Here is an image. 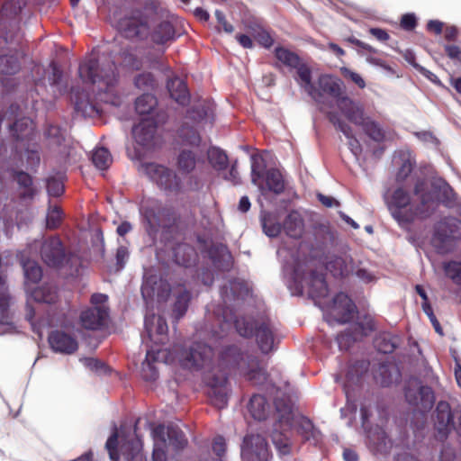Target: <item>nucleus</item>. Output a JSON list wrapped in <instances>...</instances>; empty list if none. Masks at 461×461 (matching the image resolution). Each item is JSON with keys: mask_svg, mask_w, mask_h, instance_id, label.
Masks as SVG:
<instances>
[{"mask_svg": "<svg viewBox=\"0 0 461 461\" xmlns=\"http://www.w3.org/2000/svg\"><path fill=\"white\" fill-rule=\"evenodd\" d=\"M425 190L426 183L416 184L415 195L419 203L403 187H397L391 194H385L388 209L400 225L410 223L417 218H426L434 211L437 197L433 193Z\"/></svg>", "mask_w": 461, "mask_h": 461, "instance_id": "nucleus-1", "label": "nucleus"}, {"mask_svg": "<svg viewBox=\"0 0 461 461\" xmlns=\"http://www.w3.org/2000/svg\"><path fill=\"white\" fill-rule=\"evenodd\" d=\"M276 421L271 431L273 444L281 455L289 454L291 451V438L289 432L295 428L297 432L307 441L317 444L321 441V435L308 419L295 415L292 407L281 402H276Z\"/></svg>", "mask_w": 461, "mask_h": 461, "instance_id": "nucleus-2", "label": "nucleus"}, {"mask_svg": "<svg viewBox=\"0 0 461 461\" xmlns=\"http://www.w3.org/2000/svg\"><path fill=\"white\" fill-rule=\"evenodd\" d=\"M79 77L92 92H108L117 82L113 62H99L90 59L80 64Z\"/></svg>", "mask_w": 461, "mask_h": 461, "instance_id": "nucleus-3", "label": "nucleus"}, {"mask_svg": "<svg viewBox=\"0 0 461 461\" xmlns=\"http://www.w3.org/2000/svg\"><path fill=\"white\" fill-rule=\"evenodd\" d=\"M338 105L344 117L350 122L361 126L364 131L374 140L382 141L385 139L384 129L364 113L362 105L349 97L339 99Z\"/></svg>", "mask_w": 461, "mask_h": 461, "instance_id": "nucleus-4", "label": "nucleus"}, {"mask_svg": "<svg viewBox=\"0 0 461 461\" xmlns=\"http://www.w3.org/2000/svg\"><path fill=\"white\" fill-rule=\"evenodd\" d=\"M152 433L154 438V449L152 455L153 461H167L166 435L167 436L168 444L172 445L176 448H182L187 443L184 433L175 426L166 427L164 425H159L153 429Z\"/></svg>", "mask_w": 461, "mask_h": 461, "instance_id": "nucleus-5", "label": "nucleus"}, {"mask_svg": "<svg viewBox=\"0 0 461 461\" xmlns=\"http://www.w3.org/2000/svg\"><path fill=\"white\" fill-rule=\"evenodd\" d=\"M460 236V221L456 218H445L436 225L431 243L438 253L445 254L453 249L455 240Z\"/></svg>", "mask_w": 461, "mask_h": 461, "instance_id": "nucleus-6", "label": "nucleus"}, {"mask_svg": "<svg viewBox=\"0 0 461 461\" xmlns=\"http://www.w3.org/2000/svg\"><path fill=\"white\" fill-rule=\"evenodd\" d=\"M291 274L295 284V293L303 294L304 290L312 298H324L328 294V287L322 275L312 273L307 278L303 277L299 268Z\"/></svg>", "mask_w": 461, "mask_h": 461, "instance_id": "nucleus-7", "label": "nucleus"}, {"mask_svg": "<svg viewBox=\"0 0 461 461\" xmlns=\"http://www.w3.org/2000/svg\"><path fill=\"white\" fill-rule=\"evenodd\" d=\"M236 329L240 335L249 337L254 334L255 323L246 319H239L235 322ZM255 336L260 350L268 353L274 348L273 332L267 324H261L256 327Z\"/></svg>", "mask_w": 461, "mask_h": 461, "instance_id": "nucleus-8", "label": "nucleus"}, {"mask_svg": "<svg viewBox=\"0 0 461 461\" xmlns=\"http://www.w3.org/2000/svg\"><path fill=\"white\" fill-rule=\"evenodd\" d=\"M41 246V255L42 260L50 267H60L66 261L64 249L59 238L53 237L43 243L34 241L28 247L29 255L36 252Z\"/></svg>", "mask_w": 461, "mask_h": 461, "instance_id": "nucleus-9", "label": "nucleus"}, {"mask_svg": "<svg viewBox=\"0 0 461 461\" xmlns=\"http://www.w3.org/2000/svg\"><path fill=\"white\" fill-rule=\"evenodd\" d=\"M24 5L25 0H10L4 5L0 13V37L5 42L13 41L17 33V23L12 21V18L16 16Z\"/></svg>", "mask_w": 461, "mask_h": 461, "instance_id": "nucleus-10", "label": "nucleus"}, {"mask_svg": "<svg viewBox=\"0 0 461 461\" xmlns=\"http://www.w3.org/2000/svg\"><path fill=\"white\" fill-rule=\"evenodd\" d=\"M251 160V180L254 185L259 187L261 193L264 194L267 189L274 192L275 194L282 193L285 188V183L281 173L276 169L267 171L266 176L267 188H265L260 183L262 170V166L260 164L261 158L258 156H252Z\"/></svg>", "mask_w": 461, "mask_h": 461, "instance_id": "nucleus-11", "label": "nucleus"}, {"mask_svg": "<svg viewBox=\"0 0 461 461\" xmlns=\"http://www.w3.org/2000/svg\"><path fill=\"white\" fill-rule=\"evenodd\" d=\"M269 449L266 439L259 434H248L241 446L243 461H267Z\"/></svg>", "mask_w": 461, "mask_h": 461, "instance_id": "nucleus-12", "label": "nucleus"}, {"mask_svg": "<svg viewBox=\"0 0 461 461\" xmlns=\"http://www.w3.org/2000/svg\"><path fill=\"white\" fill-rule=\"evenodd\" d=\"M142 171L157 185L167 191H176L180 186V181L175 172L164 166L155 163L144 164Z\"/></svg>", "mask_w": 461, "mask_h": 461, "instance_id": "nucleus-13", "label": "nucleus"}, {"mask_svg": "<svg viewBox=\"0 0 461 461\" xmlns=\"http://www.w3.org/2000/svg\"><path fill=\"white\" fill-rule=\"evenodd\" d=\"M405 397L410 404L420 411L430 410L435 401L431 388L421 385L418 380L409 382Z\"/></svg>", "mask_w": 461, "mask_h": 461, "instance_id": "nucleus-14", "label": "nucleus"}, {"mask_svg": "<svg viewBox=\"0 0 461 461\" xmlns=\"http://www.w3.org/2000/svg\"><path fill=\"white\" fill-rule=\"evenodd\" d=\"M167 324L161 316L147 314L145 318L146 335L143 337V341L149 348L153 345L165 344L167 340Z\"/></svg>", "mask_w": 461, "mask_h": 461, "instance_id": "nucleus-15", "label": "nucleus"}, {"mask_svg": "<svg viewBox=\"0 0 461 461\" xmlns=\"http://www.w3.org/2000/svg\"><path fill=\"white\" fill-rule=\"evenodd\" d=\"M212 349L205 344L196 343L189 351L181 352L177 358L186 367H205L209 366L212 358Z\"/></svg>", "mask_w": 461, "mask_h": 461, "instance_id": "nucleus-16", "label": "nucleus"}, {"mask_svg": "<svg viewBox=\"0 0 461 461\" xmlns=\"http://www.w3.org/2000/svg\"><path fill=\"white\" fill-rule=\"evenodd\" d=\"M170 287L166 280L157 275L145 274L141 286V294L145 301H166L169 295Z\"/></svg>", "mask_w": 461, "mask_h": 461, "instance_id": "nucleus-17", "label": "nucleus"}, {"mask_svg": "<svg viewBox=\"0 0 461 461\" xmlns=\"http://www.w3.org/2000/svg\"><path fill=\"white\" fill-rule=\"evenodd\" d=\"M327 312L332 321L348 322L354 318L356 306L347 294L339 293L334 297L331 305L327 307Z\"/></svg>", "mask_w": 461, "mask_h": 461, "instance_id": "nucleus-18", "label": "nucleus"}, {"mask_svg": "<svg viewBox=\"0 0 461 461\" xmlns=\"http://www.w3.org/2000/svg\"><path fill=\"white\" fill-rule=\"evenodd\" d=\"M374 329V325L370 320L365 323H354L344 332L337 337L339 348L341 350H347L355 342L367 336Z\"/></svg>", "mask_w": 461, "mask_h": 461, "instance_id": "nucleus-19", "label": "nucleus"}, {"mask_svg": "<svg viewBox=\"0 0 461 461\" xmlns=\"http://www.w3.org/2000/svg\"><path fill=\"white\" fill-rule=\"evenodd\" d=\"M149 23L148 18L137 11L132 16L122 19L119 28L127 38L142 37L148 32Z\"/></svg>", "mask_w": 461, "mask_h": 461, "instance_id": "nucleus-20", "label": "nucleus"}, {"mask_svg": "<svg viewBox=\"0 0 461 461\" xmlns=\"http://www.w3.org/2000/svg\"><path fill=\"white\" fill-rule=\"evenodd\" d=\"M107 316L106 305L93 306L82 311L79 320L83 328L96 330L104 325Z\"/></svg>", "mask_w": 461, "mask_h": 461, "instance_id": "nucleus-21", "label": "nucleus"}, {"mask_svg": "<svg viewBox=\"0 0 461 461\" xmlns=\"http://www.w3.org/2000/svg\"><path fill=\"white\" fill-rule=\"evenodd\" d=\"M49 343L55 352L62 354H72L78 348L77 339L62 330L52 331L49 336Z\"/></svg>", "mask_w": 461, "mask_h": 461, "instance_id": "nucleus-22", "label": "nucleus"}, {"mask_svg": "<svg viewBox=\"0 0 461 461\" xmlns=\"http://www.w3.org/2000/svg\"><path fill=\"white\" fill-rule=\"evenodd\" d=\"M156 131V122L152 117L143 118L132 128V136L135 141L142 147L149 146Z\"/></svg>", "mask_w": 461, "mask_h": 461, "instance_id": "nucleus-23", "label": "nucleus"}, {"mask_svg": "<svg viewBox=\"0 0 461 461\" xmlns=\"http://www.w3.org/2000/svg\"><path fill=\"white\" fill-rule=\"evenodd\" d=\"M317 91L320 93L317 95V98L322 95L323 94L330 95V96L336 99V105L338 109H339L338 105V102L339 98L347 97L343 95L341 93V82L330 75H322L318 79V87ZM340 111V110H339ZM339 115H343L341 112L339 113Z\"/></svg>", "mask_w": 461, "mask_h": 461, "instance_id": "nucleus-24", "label": "nucleus"}, {"mask_svg": "<svg viewBox=\"0 0 461 461\" xmlns=\"http://www.w3.org/2000/svg\"><path fill=\"white\" fill-rule=\"evenodd\" d=\"M435 427L441 438H445L452 428V413L447 402H439L436 408Z\"/></svg>", "mask_w": 461, "mask_h": 461, "instance_id": "nucleus-25", "label": "nucleus"}, {"mask_svg": "<svg viewBox=\"0 0 461 461\" xmlns=\"http://www.w3.org/2000/svg\"><path fill=\"white\" fill-rule=\"evenodd\" d=\"M228 392L227 380L224 376L215 378L210 383L208 394L212 404L217 408L222 409L227 405Z\"/></svg>", "mask_w": 461, "mask_h": 461, "instance_id": "nucleus-26", "label": "nucleus"}, {"mask_svg": "<svg viewBox=\"0 0 461 461\" xmlns=\"http://www.w3.org/2000/svg\"><path fill=\"white\" fill-rule=\"evenodd\" d=\"M26 254H29L28 249L23 251L20 257L24 272L25 288L26 291H30L31 285L37 284L41 279L42 270L34 260L26 258Z\"/></svg>", "mask_w": 461, "mask_h": 461, "instance_id": "nucleus-27", "label": "nucleus"}, {"mask_svg": "<svg viewBox=\"0 0 461 461\" xmlns=\"http://www.w3.org/2000/svg\"><path fill=\"white\" fill-rule=\"evenodd\" d=\"M330 121L333 123V125L339 130L346 138L348 139V145L355 156H357L360 151V144L353 136V131L351 127L346 123L344 121H342L341 116L339 115V112L336 110H331L328 113Z\"/></svg>", "mask_w": 461, "mask_h": 461, "instance_id": "nucleus-28", "label": "nucleus"}, {"mask_svg": "<svg viewBox=\"0 0 461 461\" xmlns=\"http://www.w3.org/2000/svg\"><path fill=\"white\" fill-rule=\"evenodd\" d=\"M304 221L298 211L290 212L285 217L283 229L285 234L293 239H300L304 233Z\"/></svg>", "mask_w": 461, "mask_h": 461, "instance_id": "nucleus-29", "label": "nucleus"}, {"mask_svg": "<svg viewBox=\"0 0 461 461\" xmlns=\"http://www.w3.org/2000/svg\"><path fill=\"white\" fill-rule=\"evenodd\" d=\"M164 356V351L149 346V348L147 349L146 359L142 363L141 366V376L144 380L155 381L158 378V374L157 367L150 362V360H158L163 358Z\"/></svg>", "mask_w": 461, "mask_h": 461, "instance_id": "nucleus-30", "label": "nucleus"}, {"mask_svg": "<svg viewBox=\"0 0 461 461\" xmlns=\"http://www.w3.org/2000/svg\"><path fill=\"white\" fill-rule=\"evenodd\" d=\"M167 89L172 99H174L179 104H185L189 100V95L187 92L185 82L178 78L174 77L168 80Z\"/></svg>", "mask_w": 461, "mask_h": 461, "instance_id": "nucleus-31", "label": "nucleus"}, {"mask_svg": "<svg viewBox=\"0 0 461 461\" xmlns=\"http://www.w3.org/2000/svg\"><path fill=\"white\" fill-rule=\"evenodd\" d=\"M150 36L155 43L164 44L174 39L175 32L168 21H163L155 26Z\"/></svg>", "mask_w": 461, "mask_h": 461, "instance_id": "nucleus-32", "label": "nucleus"}, {"mask_svg": "<svg viewBox=\"0 0 461 461\" xmlns=\"http://www.w3.org/2000/svg\"><path fill=\"white\" fill-rule=\"evenodd\" d=\"M297 69V81L300 86L314 99L317 98V95L320 94L317 91V88L311 80V70L308 67H306L302 62L300 65L295 68Z\"/></svg>", "mask_w": 461, "mask_h": 461, "instance_id": "nucleus-33", "label": "nucleus"}, {"mask_svg": "<svg viewBox=\"0 0 461 461\" xmlns=\"http://www.w3.org/2000/svg\"><path fill=\"white\" fill-rule=\"evenodd\" d=\"M249 410L255 420H265L269 411V405L262 395H254L249 402Z\"/></svg>", "mask_w": 461, "mask_h": 461, "instance_id": "nucleus-34", "label": "nucleus"}, {"mask_svg": "<svg viewBox=\"0 0 461 461\" xmlns=\"http://www.w3.org/2000/svg\"><path fill=\"white\" fill-rule=\"evenodd\" d=\"M10 296L5 285V279L0 276V324L9 323L8 306Z\"/></svg>", "mask_w": 461, "mask_h": 461, "instance_id": "nucleus-35", "label": "nucleus"}, {"mask_svg": "<svg viewBox=\"0 0 461 461\" xmlns=\"http://www.w3.org/2000/svg\"><path fill=\"white\" fill-rule=\"evenodd\" d=\"M27 292L31 294L33 300L40 303H52L57 298L56 289L50 285H42L36 289L31 288Z\"/></svg>", "mask_w": 461, "mask_h": 461, "instance_id": "nucleus-36", "label": "nucleus"}, {"mask_svg": "<svg viewBox=\"0 0 461 461\" xmlns=\"http://www.w3.org/2000/svg\"><path fill=\"white\" fill-rule=\"evenodd\" d=\"M261 223L265 234L270 238L277 237L282 230L281 224L272 213H264L261 217Z\"/></svg>", "mask_w": 461, "mask_h": 461, "instance_id": "nucleus-37", "label": "nucleus"}, {"mask_svg": "<svg viewBox=\"0 0 461 461\" xmlns=\"http://www.w3.org/2000/svg\"><path fill=\"white\" fill-rule=\"evenodd\" d=\"M211 166L217 171L224 170L228 166V157L220 149L212 147L207 152Z\"/></svg>", "mask_w": 461, "mask_h": 461, "instance_id": "nucleus-38", "label": "nucleus"}, {"mask_svg": "<svg viewBox=\"0 0 461 461\" xmlns=\"http://www.w3.org/2000/svg\"><path fill=\"white\" fill-rule=\"evenodd\" d=\"M156 105V98L149 93L143 94L138 97L135 102L136 112L140 115H149Z\"/></svg>", "mask_w": 461, "mask_h": 461, "instance_id": "nucleus-39", "label": "nucleus"}, {"mask_svg": "<svg viewBox=\"0 0 461 461\" xmlns=\"http://www.w3.org/2000/svg\"><path fill=\"white\" fill-rule=\"evenodd\" d=\"M92 162L96 168L104 170L111 166L113 158L107 149L98 148L92 154Z\"/></svg>", "mask_w": 461, "mask_h": 461, "instance_id": "nucleus-40", "label": "nucleus"}, {"mask_svg": "<svg viewBox=\"0 0 461 461\" xmlns=\"http://www.w3.org/2000/svg\"><path fill=\"white\" fill-rule=\"evenodd\" d=\"M196 165V158L193 151L183 149L177 158V167L184 173H190Z\"/></svg>", "mask_w": 461, "mask_h": 461, "instance_id": "nucleus-41", "label": "nucleus"}, {"mask_svg": "<svg viewBox=\"0 0 461 461\" xmlns=\"http://www.w3.org/2000/svg\"><path fill=\"white\" fill-rule=\"evenodd\" d=\"M20 69V61L17 54L4 55L0 57V73L12 75Z\"/></svg>", "mask_w": 461, "mask_h": 461, "instance_id": "nucleus-42", "label": "nucleus"}, {"mask_svg": "<svg viewBox=\"0 0 461 461\" xmlns=\"http://www.w3.org/2000/svg\"><path fill=\"white\" fill-rule=\"evenodd\" d=\"M140 451V443L137 439L121 441L120 452L126 461L138 458Z\"/></svg>", "mask_w": 461, "mask_h": 461, "instance_id": "nucleus-43", "label": "nucleus"}, {"mask_svg": "<svg viewBox=\"0 0 461 461\" xmlns=\"http://www.w3.org/2000/svg\"><path fill=\"white\" fill-rule=\"evenodd\" d=\"M399 344V339L390 334H383L375 339V347L384 354L393 352Z\"/></svg>", "mask_w": 461, "mask_h": 461, "instance_id": "nucleus-44", "label": "nucleus"}, {"mask_svg": "<svg viewBox=\"0 0 461 461\" xmlns=\"http://www.w3.org/2000/svg\"><path fill=\"white\" fill-rule=\"evenodd\" d=\"M276 57L279 61L290 68H295L301 63L300 58L295 53L284 48L276 49Z\"/></svg>", "mask_w": 461, "mask_h": 461, "instance_id": "nucleus-45", "label": "nucleus"}, {"mask_svg": "<svg viewBox=\"0 0 461 461\" xmlns=\"http://www.w3.org/2000/svg\"><path fill=\"white\" fill-rule=\"evenodd\" d=\"M245 375L251 381L257 384L262 383L266 380V373L263 368L258 366L257 359H250L248 370L242 371Z\"/></svg>", "mask_w": 461, "mask_h": 461, "instance_id": "nucleus-46", "label": "nucleus"}, {"mask_svg": "<svg viewBox=\"0 0 461 461\" xmlns=\"http://www.w3.org/2000/svg\"><path fill=\"white\" fill-rule=\"evenodd\" d=\"M189 300V293L186 290L180 288L179 294L176 298L173 309V313L176 319L181 318L185 313Z\"/></svg>", "mask_w": 461, "mask_h": 461, "instance_id": "nucleus-47", "label": "nucleus"}, {"mask_svg": "<svg viewBox=\"0 0 461 461\" xmlns=\"http://www.w3.org/2000/svg\"><path fill=\"white\" fill-rule=\"evenodd\" d=\"M446 276L455 284L461 285V262L450 261L443 266Z\"/></svg>", "mask_w": 461, "mask_h": 461, "instance_id": "nucleus-48", "label": "nucleus"}, {"mask_svg": "<svg viewBox=\"0 0 461 461\" xmlns=\"http://www.w3.org/2000/svg\"><path fill=\"white\" fill-rule=\"evenodd\" d=\"M250 34L264 47H270L273 44V39L270 34L261 26L255 25L249 28Z\"/></svg>", "mask_w": 461, "mask_h": 461, "instance_id": "nucleus-49", "label": "nucleus"}, {"mask_svg": "<svg viewBox=\"0 0 461 461\" xmlns=\"http://www.w3.org/2000/svg\"><path fill=\"white\" fill-rule=\"evenodd\" d=\"M62 211L59 206H50L46 216V226L49 229H56L61 222Z\"/></svg>", "mask_w": 461, "mask_h": 461, "instance_id": "nucleus-50", "label": "nucleus"}, {"mask_svg": "<svg viewBox=\"0 0 461 461\" xmlns=\"http://www.w3.org/2000/svg\"><path fill=\"white\" fill-rule=\"evenodd\" d=\"M16 181L20 186L23 187V191L21 192V195L24 198H30L33 195V188L32 187L31 176L24 173L20 172L16 175Z\"/></svg>", "mask_w": 461, "mask_h": 461, "instance_id": "nucleus-51", "label": "nucleus"}, {"mask_svg": "<svg viewBox=\"0 0 461 461\" xmlns=\"http://www.w3.org/2000/svg\"><path fill=\"white\" fill-rule=\"evenodd\" d=\"M326 269L334 276H342L347 269L346 263L342 258L336 257L326 264Z\"/></svg>", "mask_w": 461, "mask_h": 461, "instance_id": "nucleus-52", "label": "nucleus"}, {"mask_svg": "<svg viewBox=\"0 0 461 461\" xmlns=\"http://www.w3.org/2000/svg\"><path fill=\"white\" fill-rule=\"evenodd\" d=\"M135 86L143 91H149L153 88L154 80L149 73H141L134 78Z\"/></svg>", "mask_w": 461, "mask_h": 461, "instance_id": "nucleus-53", "label": "nucleus"}, {"mask_svg": "<svg viewBox=\"0 0 461 461\" xmlns=\"http://www.w3.org/2000/svg\"><path fill=\"white\" fill-rule=\"evenodd\" d=\"M47 191L51 196H60L64 192V185L60 178L50 177L47 180Z\"/></svg>", "mask_w": 461, "mask_h": 461, "instance_id": "nucleus-54", "label": "nucleus"}, {"mask_svg": "<svg viewBox=\"0 0 461 461\" xmlns=\"http://www.w3.org/2000/svg\"><path fill=\"white\" fill-rule=\"evenodd\" d=\"M180 134L184 140L190 145L195 146L200 142V136L194 129L183 127L181 129Z\"/></svg>", "mask_w": 461, "mask_h": 461, "instance_id": "nucleus-55", "label": "nucleus"}, {"mask_svg": "<svg viewBox=\"0 0 461 461\" xmlns=\"http://www.w3.org/2000/svg\"><path fill=\"white\" fill-rule=\"evenodd\" d=\"M368 437L370 444L373 445L375 450L381 451L386 446V437L384 431L372 433Z\"/></svg>", "mask_w": 461, "mask_h": 461, "instance_id": "nucleus-56", "label": "nucleus"}, {"mask_svg": "<svg viewBox=\"0 0 461 461\" xmlns=\"http://www.w3.org/2000/svg\"><path fill=\"white\" fill-rule=\"evenodd\" d=\"M118 442V435L114 432L107 440L106 447L109 451L110 458L113 461H118L119 456L116 452V446Z\"/></svg>", "mask_w": 461, "mask_h": 461, "instance_id": "nucleus-57", "label": "nucleus"}, {"mask_svg": "<svg viewBox=\"0 0 461 461\" xmlns=\"http://www.w3.org/2000/svg\"><path fill=\"white\" fill-rule=\"evenodd\" d=\"M412 171V163L410 159H404L399 168L396 179L398 181H403Z\"/></svg>", "mask_w": 461, "mask_h": 461, "instance_id": "nucleus-58", "label": "nucleus"}, {"mask_svg": "<svg viewBox=\"0 0 461 461\" xmlns=\"http://www.w3.org/2000/svg\"><path fill=\"white\" fill-rule=\"evenodd\" d=\"M342 73L346 78L350 79L352 82H354L356 85H357L360 88H364L366 86V83L359 74L353 72L348 68H344L342 70Z\"/></svg>", "mask_w": 461, "mask_h": 461, "instance_id": "nucleus-59", "label": "nucleus"}, {"mask_svg": "<svg viewBox=\"0 0 461 461\" xmlns=\"http://www.w3.org/2000/svg\"><path fill=\"white\" fill-rule=\"evenodd\" d=\"M215 17L217 19L218 23L221 26L222 30L225 32L231 33L234 31L233 26L227 23L225 15L223 14L222 12L216 10Z\"/></svg>", "mask_w": 461, "mask_h": 461, "instance_id": "nucleus-60", "label": "nucleus"}, {"mask_svg": "<svg viewBox=\"0 0 461 461\" xmlns=\"http://www.w3.org/2000/svg\"><path fill=\"white\" fill-rule=\"evenodd\" d=\"M129 257V251L126 247L121 246L117 249L116 260L120 269L124 267V264Z\"/></svg>", "mask_w": 461, "mask_h": 461, "instance_id": "nucleus-61", "label": "nucleus"}, {"mask_svg": "<svg viewBox=\"0 0 461 461\" xmlns=\"http://www.w3.org/2000/svg\"><path fill=\"white\" fill-rule=\"evenodd\" d=\"M144 217L150 230H154L159 224L158 216L154 213L153 210L151 209L145 210Z\"/></svg>", "mask_w": 461, "mask_h": 461, "instance_id": "nucleus-62", "label": "nucleus"}, {"mask_svg": "<svg viewBox=\"0 0 461 461\" xmlns=\"http://www.w3.org/2000/svg\"><path fill=\"white\" fill-rule=\"evenodd\" d=\"M213 452L221 457L225 452V440L222 437H216L212 444Z\"/></svg>", "mask_w": 461, "mask_h": 461, "instance_id": "nucleus-63", "label": "nucleus"}, {"mask_svg": "<svg viewBox=\"0 0 461 461\" xmlns=\"http://www.w3.org/2000/svg\"><path fill=\"white\" fill-rule=\"evenodd\" d=\"M401 25L405 30H411L416 26V18L413 14H407L402 17Z\"/></svg>", "mask_w": 461, "mask_h": 461, "instance_id": "nucleus-64", "label": "nucleus"}]
</instances>
